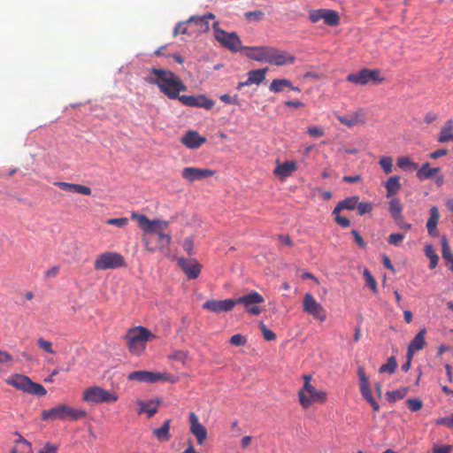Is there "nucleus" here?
I'll return each instance as SVG.
<instances>
[{
	"label": "nucleus",
	"instance_id": "ea45409f",
	"mask_svg": "<svg viewBox=\"0 0 453 453\" xmlns=\"http://www.w3.org/2000/svg\"><path fill=\"white\" fill-rule=\"evenodd\" d=\"M396 165L401 169L410 168L411 170H418V164L413 162L409 157H398Z\"/></svg>",
	"mask_w": 453,
	"mask_h": 453
},
{
	"label": "nucleus",
	"instance_id": "9d476101",
	"mask_svg": "<svg viewBox=\"0 0 453 453\" xmlns=\"http://www.w3.org/2000/svg\"><path fill=\"white\" fill-rule=\"evenodd\" d=\"M126 262L119 253L107 251L97 256L94 262V268L97 271L115 269L125 266Z\"/></svg>",
	"mask_w": 453,
	"mask_h": 453
},
{
	"label": "nucleus",
	"instance_id": "864d4df0",
	"mask_svg": "<svg viewBox=\"0 0 453 453\" xmlns=\"http://www.w3.org/2000/svg\"><path fill=\"white\" fill-rule=\"evenodd\" d=\"M307 133L309 135L315 138L322 137L325 134L324 129L317 126L309 127L307 128Z\"/></svg>",
	"mask_w": 453,
	"mask_h": 453
},
{
	"label": "nucleus",
	"instance_id": "6e6552de",
	"mask_svg": "<svg viewBox=\"0 0 453 453\" xmlns=\"http://www.w3.org/2000/svg\"><path fill=\"white\" fill-rule=\"evenodd\" d=\"M213 31L215 39L221 46L230 51L237 52L242 50V41L234 32L228 33L219 27V22H214Z\"/></svg>",
	"mask_w": 453,
	"mask_h": 453
},
{
	"label": "nucleus",
	"instance_id": "a211bd4d",
	"mask_svg": "<svg viewBox=\"0 0 453 453\" xmlns=\"http://www.w3.org/2000/svg\"><path fill=\"white\" fill-rule=\"evenodd\" d=\"M190 432L197 440V443L203 445L207 439V429L203 425L199 423L197 416L191 412L189 414Z\"/></svg>",
	"mask_w": 453,
	"mask_h": 453
},
{
	"label": "nucleus",
	"instance_id": "c9c22d12",
	"mask_svg": "<svg viewBox=\"0 0 453 453\" xmlns=\"http://www.w3.org/2000/svg\"><path fill=\"white\" fill-rule=\"evenodd\" d=\"M400 178L398 176L390 177L386 182L387 188V196L390 197L396 194V192L400 189Z\"/></svg>",
	"mask_w": 453,
	"mask_h": 453
},
{
	"label": "nucleus",
	"instance_id": "338daca9",
	"mask_svg": "<svg viewBox=\"0 0 453 453\" xmlns=\"http://www.w3.org/2000/svg\"><path fill=\"white\" fill-rule=\"evenodd\" d=\"M182 247H183L184 250L188 255H191L193 252V249H194V242H193L192 238H190V237L186 238L183 242Z\"/></svg>",
	"mask_w": 453,
	"mask_h": 453
},
{
	"label": "nucleus",
	"instance_id": "ddd939ff",
	"mask_svg": "<svg viewBox=\"0 0 453 453\" xmlns=\"http://www.w3.org/2000/svg\"><path fill=\"white\" fill-rule=\"evenodd\" d=\"M303 310L319 321H325L326 319L324 307L321 303L317 302L311 293H306L303 296Z\"/></svg>",
	"mask_w": 453,
	"mask_h": 453
},
{
	"label": "nucleus",
	"instance_id": "dca6fc26",
	"mask_svg": "<svg viewBox=\"0 0 453 453\" xmlns=\"http://www.w3.org/2000/svg\"><path fill=\"white\" fill-rule=\"evenodd\" d=\"M296 58L285 50H280L272 47L267 63L275 65H287L294 64Z\"/></svg>",
	"mask_w": 453,
	"mask_h": 453
},
{
	"label": "nucleus",
	"instance_id": "58836bf2",
	"mask_svg": "<svg viewBox=\"0 0 453 453\" xmlns=\"http://www.w3.org/2000/svg\"><path fill=\"white\" fill-rule=\"evenodd\" d=\"M188 26H190L188 19L186 21L179 22L173 29V36H176L180 34L191 36L196 32L194 28H188Z\"/></svg>",
	"mask_w": 453,
	"mask_h": 453
},
{
	"label": "nucleus",
	"instance_id": "7c9ffc66",
	"mask_svg": "<svg viewBox=\"0 0 453 453\" xmlns=\"http://www.w3.org/2000/svg\"><path fill=\"white\" fill-rule=\"evenodd\" d=\"M214 172H182V177L188 183L203 180L213 174Z\"/></svg>",
	"mask_w": 453,
	"mask_h": 453
},
{
	"label": "nucleus",
	"instance_id": "4d7b16f0",
	"mask_svg": "<svg viewBox=\"0 0 453 453\" xmlns=\"http://www.w3.org/2000/svg\"><path fill=\"white\" fill-rule=\"evenodd\" d=\"M435 423H436V425L445 426H447L449 428L453 429V414L449 415V416H447V417H444V418H438L435 421Z\"/></svg>",
	"mask_w": 453,
	"mask_h": 453
},
{
	"label": "nucleus",
	"instance_id": "e433bc0d",
	"mask_svg": "<svg viewBox=\"0 0 453 453\" xmlns=\"http://www.w3.org/2000/svg\"><path fill=\"white\" fill-rule=\"evenodd\" d=\"M37 347L40 350L55 356L57 354V351L53 348V342L50 340H47L43 337H39L36 341Z\"/></svg>",
	"mask_w": 453,
	"mask_h": 453
},
{
	"label": "nucleus",
	"instance_id": "e2e57ef3",
	"mask_svg": "<svg viewBox=\"0 0 453 453\" xmlns=\"http://www.w3.org/2000/svg\"><path fill=\"white\" fill-rule=\"evenodd\" d=\"M277 239L280 242V243L282 245H285L288 247H292L294 245V242L291 240L289 234H280L277 235Z\"/></svg>",
	"mask_w": 453,
	"mask_h": 453
},
{
	"label": "nucleus",
	"instance_id": "cd10ccee",
	"mask_svg": "<svg viewBox=\"0 0 453 453\" xmlns=\"http://www.w3.org/2000/svg\"><path fill=\"white\" fill-rule=\"evenodd\" d=\"M190 27H195L194 30L196 33H205L209 30V22L206 21V18L192 16L188 19Z\"/></svg>",
	"mask_w": 453,
	"mask_h": 453
},
{
	"label": "nucleus",
	"instance_id": "6ab92c4d",
	"mask_svg": "<svg viewBox=\"0 0 453 453\" xmlns=\"http://www.w3.org/2000/svg\"><path fill=\"white\" fill-rule=\"evenodd\" d=\"M337 119L340 123L347 126L348 127H352L354 126L365 124L366 118L364 110L359 109L349 116L338 115Z\"/></svg>",
	"mask_w": 453,
	"mask_h": 453
},
{
	"label": "nucleus",
	"instance_id": "412c9836",
	"mask_svg": "<svg viewBox=\"0 0 453 453\" xmlns=\"http://www.w3.org/2000/svg\"><path fill=\"white\" fill-rule=\"evenodd\" d=\"M157 247L150 246V242L149 238H147L145 235L143 236L142 240L145 242L146 249L150 252H153L156 249H158L160 250H164L165 249H167L171 243V235L167 231H160L157 234Z\"/></svg>",
	"mask_w": 453,
	"mask_h": 453
},
{
	"label": "nucleus",
	"instance_id": "13d9d810",
	"mask_svg": "<svg viewBox=\"0 0 453 453\" xmlns=\"http://www.w3.org/2000/svg\"><path fill=\"white\" fill-rule=\"evenodd\" d=\"M379 164L383 170H392L393 158L391 157H382Z\"/></svg>",
	"mask_w": 453,
	"mask_h": 453
},
{
	"label": "nucleus",
	"instance_id": "f257e3e1",
	"mask_svg": "<svg viewBox=\"0 0 453 453\" xmlns=\"http://www.w3.org/2000/svg\"><path fill=\"white\" fill-rule=\"evenodd\" d=\"M149 84L157 85L160 92L170 99H177L180 92L187 90L186 85L174 73L162 68L153 67L145 77Z\"/></svg>",
	"mask_w": 453,
	"mask_h": 453
},
{
	"label": "nucleus",
	"instance_id": "69168bd1",
	"mask_svg": "<svg viewBox=\"0 0 453 453\" xmlns=\"http://www.w3.org/2000/svg\"><path fill=\"white\" fill-rule=\"evenodd\" d=\"M219 99L222 102H224L225 104H236V105L239 104V101H238V96H230L227 94H224V95L219 96Z\"/></svg>",
	"mask_w": 453,
	"mask_h": 453
},
{
	"label": "nucleus",
	"instance_id": "a19ab883",
	"mask_svg": "<svg viewBox=\"0 0 453 453\" xmlns=\"http://www.w3.org/2000/svg\"><path fill=\"white\" fill-rule=\"evenodd\" d=\"M417 176L419 180L434 179L438 186L443 181L442 177L437 175V172H417Z\"/></svg>",
	"mask_w": 453,
	"mask_h": 453
},
{
	"label": "nucleus",
	"instance_id": "c756f323",
	"mask_svg": "<svg viewBox=\"0 0 453 453\" xmlns=\"http://www.w3.org/2000/svg\"><path fill=\"white\" fill-rule=\"evenodd\" d=\"M137 405L139 406L138 413H147L148 418H151L157 411V403H155L154 401H137Z\"/></svg>",
	"mask_w": 453,
	"mask_h": 453
},
{
	"label": "nucleus",
	"instance_id": "f8f14e48",
	"mask_svg": "<svg viewBox=\"0 0 453 453\" xmlns=\"http://www.w3.org/2000/svg\"><path fill=\"white\" fill-rule=\"evenodd\" d=\"M234 302L235 305L242 303L248 313L257 316L262 312V309L259 304L265 302V298L259 293L252 291L245 296L234 299Z\"/></svg>",
	"mask_w": 453,
	"mask_h": 453
},
{
	"label": "nucleus",
	"instance_id": "4be33fe9",
	"mask_svg": "<svg viewBox=\"0 0 453 453\" xmlns=\"http://www.w3.org/2000/svg\"><path fill=\"white\" fill-rule=\"evenodd\" d=\"M426 330L425 327L421 328L419 332L415 335L413 340L410 342L408 346V356H413L415 352L422 349L426 345Z\"/></svg>",
	"mask_w": 453,
	"mask_h": 453
},
{
	"label": "nucleus",
	"instance_id": "774afa93",
	"mask_svg": "<svg viewBox=\"0 0 453 453\" xmlns=\"http://www.w3.org/2000/svg\"><path fill=\"white\" fill-rule=\"evenodd\" d=\"M453 447L451 445L434 446L433 453H451Z\"/></svg>",
	"mask_w": 453,
	"mask_h": 453
},
{
	"label": "nucleus",
	"instance_id": "1a4fd4ad",
	"mask_svg": "<svg viewBox=\"0 0 453 453\" xmlns=\"http://www.w3.org/2000/svg\"><path fill=\"white\" fill-rule=\"evenodd\" d=\"M131 217L136 219L139 227L144 232L145 235H156L160 231H167L169 227L168 221L158 219L150 220L143 214L133 213Z\"/></svg>",
	"mask_w": 453,
	"mask_h": 453
},
{
	"label": "nucleus",
	"instance_id": "79ce46f5",
	"mask_svg": "<svg viewBox=\"0 0 453 453\" xmlns=\"http://www.w3.org/2000/svg\"><path fill=\"white\" fill-rule=\"evenodd\" d=\"M397 367V362L394 357H390L388 358V361L386 364L382 365L379 372H388L389 374H392L395 372V369Z\"/></svg>",
	"mask_w": 453,
	"mask_h": 453
},
{
	"label": "nucleus",
	"instance_id": "39448f33",
	"mask_svg": "<svg viewBox=\"0 0 453 453\" xmlns=\"http://www.w3.org/2000/svg\"><path fill=\"white\" fill-rule=\"evenodd\" d=\"M5 382L16 388L19 390L24 391L26 393L43 396L46 395L47 391L43 388L42 385L34 382L26 375L22 374H13L8 379L5 380Z\"/></svg>",
	"mask_w": 453,
	"mask_h": 453
},
{
	"label": "nucleus",
	"instance_id": "de8ad7c7",
	"mask_svg": "<svg viewBox=\"0 0 453 453\" xmlns=\"http://www.w3.org/2000/svg\"><path fill=\"white\" fill-rule=\"evenodd\" d=\"M244 16L250 21V20L260 21L264 19L265 13L262 11L257 10V11H253V12H247L244 13Z\"/></svg>",
	"mask_w": 453,
	"mask_h": 453
},
{
	"label": "nucleus",
	"instance_id": "4c0bfd02",
	"mask_svg": "<svg viewBox=\"0 0 453 453\" xmlns=\"http://www.w3.org/2000/svg\"><path fill=\"white\" fill-rule=\"evenodd\" d=\"M291 87V81L288 79H274L269 87L270 91L279 93L286 88Z\"/></svg>",
	"mask_w": 453,
	"mask_h": 453
},
{
	"label": "nucleus",
	"instance_id": "423d86ee",
	"mask_svg": "<svg viewBox=\"0 0 453 453\" xmlns=\"http://www.w3.org/2000/svg\"><path fill=\"white\" fill-rule=\"evenodd\" d=\"M119 395L111 390H106L99 386L87 388L82 393V400L88 403L101 404L118 401Z\"/></svg>",
	"mask_w": 453,
	"mask_h": 453
},
{
	"label": "nucleus",
	"instance_id": "603ef678",
	"mask_svg": "<svg viewBox=\"0 0 453 453\" xmlns=\"http://www.w3.org/2000/svg\"><path fill=\"white\" fill-rule=\"evenodd\" d=\"M170 358L180 362L182 365H186L188 358V352L182 350H177L170 356Z\"/></svg>",
	"mask_w": 453,
	"mask_h": 453
},
{
	"label": "nucleus",
	"instance_id": "6e6d98bb",
	"mask_svg": "<svg viewBox=\"0 0 453 453\" xmlns=\"http://www.w3.org/2000/svg\"><path fill=\"white\" fill-rule=\"evenodd\" d=\"M357 212L359 215H364L365 213L372 211V205L370 203H364V202L358 203L357 202Z\"/></svg>",
	"mask_w": 453,
	"mask_h": 453
},
{
	"label": "nucleus",
	"instance_id": "37998d69",
	"mask_svg": "<svg viewBox=\"0 0 453 453\" xmlns=\"http://www.w3.org/2000/svg\"><path fill=\"white\" fill-rule=\"evenodd\" d=\"M196 104H195V106L200 107V108H204L206 110H211L214 105V101H212L211 99H209L208 97H206L203 95L196 96Z\"/></svg>",
	"mask_w": 453,
	"mask_h": 453
},
{
	"label": "nucleus",
	"instance_id": "680f3d73",
	"mask_svg": "<svg viewBox=\"0 0 453 453\" xmlns=\"http://www.w3.org/2000/svg\"><path fill=\"white\" fill-rule=\"evenodd\" d=\"M404 239V235L402 234H391L388 236V242L392 245L398 246Z\"/></svg>",
	"mask_w": 453,
	"mask_h": 453
},
{
	"label": "nucleus",
	"instance_id": "c85d7f7f",
	"mask_svg": "<svg viewBox=\"0 0 453 453\" xmlns=\"http://www.w3.org/2000/svg\"><path fill=\"white\" fill-rule=\"evenodd\" d=\"M170 424L171 419H166L162 426L153 430L152 433L158 441H168L170 440Z\"/></svg>",
	"mask_w": 453,
	"mask_h": 453
},
{
	"label": "nucleus",
	"instance_id": "3c124183",
	"mask_svg": "<svg viewBox=\"0 0 453 453\" xmlns=\"http://www.w3.org/2000/svg\"><path fill=\"white\" fill-rule=\"evenodd\" d=\"M246 338L240 334H234L229 340V343L231 345L238 347L244 346L246 344Z\"/></svg>",
	"mask_w": 453,
	"mask_h": 453
},
{
	"label": "nucleus",
	"instance_id": "2eb2a0df",
	"mask_svg": "<svg viewBox=\"0 0 453 453\" xmlns=\"http://www.w3.org/2000/svg\"><path fill=\"white\" fill-rule=\"evenodd\" d=\"M235 306L234 299L229 298L225 300L210 299L203 304L204 310L215 313L227 312L234 309Z\"/></svg>",
	"mask_w": 453,
	"mask_h": 453
},
{
	"label": "nucleus",
	"instance_id": "0e129e2a",
	"mask_svg": "<svg viewBox=\"0 0 453 453\" xmlns=\"http://www.w3.org/2000/svg\"><path fill=\"white\" fill-rule=\"evenodd\" d=\"M58 446L52 443H46L38 453H58Z\"/></svg>",
	"mask_w": 453,
	"mask_h": 453
},
{
	"label": "nucleus",
	"instance_id": "8fccbe9b",
	"mask_svg": "<svg viewBox=\"0 0 453 453\" xmlns=\"http://www.w3.org/2000/svg\"><path fill=\"white\" fill-rule=\"evenodd\" d=\"M260 329H261L263 337L265 338V341L269 342V341H273L276 339V334L272 330L267 328L266 326L263 322L260 323Z\"/></svg>",
	"mask_w": 453,
	"mask_h": 453
},
{
	"label": "nucleus",
	"instance_id": "f03ea898",
	"mask_svg": "<svg viewBox=\"0 0 453 453\" xmlns=\"http://www.w3.org/2000/svg\"><path fill=\"white\" fill-rule=\"evenodd\" d=\"M155 338L156 335L142 326L128 328L122 336L127 351L134 357H142L147 349L148 342Z\"/></svg>",
	"mask_w": 453,
	"mask_h": 453
},
{
	"label": "nucleus",
	"instance_id": "f704fd0d",
	"mask_svg": "<svg viewBox=\"0 0 453 453\" xmlns=\"http://www.w3.org/2000/svg\"><path fill=\"white\" fill-rule=\"evenodd\" d=\"M267 71V67L251 70L248 73V77L250 78V80H251L252 84L258 85L265 81Z\"/></svg>",
	"mask_w": 453,
	"mask_h": 453
},
{
	"label": "nucleus",
	"instance_id": "052dcab7",
	"mask_svg": "<svg viewBox=\"0 0 453 453\" xmlns=\"http://www.w3.org/2000/svg\"><path fill=\"white\" fill-rule=\"evenodd\" d=\"M196 96H178L177 99L180 100L184 105L195 106Z\"/></svg>",
	"mask_w": 453,
	"mask_h": 453
},
{
	"label": "nucleus",
	"instance_id": "5701e85b",
	"mask_svg": "<svg viewBox=\"0 0 453 453\" xmlns=\"http://www.w3.org/2000/svg\"><path fill=\"white\" fill-rule=\"evenodd\" d=\"M205 142V138L202 137L197 132L188 131L181 137V142L189 149H197Z\"/></svg>",
	"mask_w": 453,
	"mask_h": 453
},
{
	"label": "nucleus",
	"instance_id": "20e7f679",
	"mask_svg": "<svg viewBox=\"0 0 453 453\" xmlns=\"http://www.w3.org/2000/svg\"><path fill=\"white\" fill-rule=\"evenodd\" d=\"M88 415L85 410H74L69 405L65 403H60L56 405L55 407L50 410H44L42 412V420H65L69 419L71 421L78 420L80 418H86Z\"/></svg>",
	"mask_w": 453,
	"mask_h": 453
},
{
	"label": "nucleus",
	"instance_id": "0eeeda50",
	"mask_svg": "<svg viewBox=\"0 0 453 453\" xmlns=\"http://www.w3.org/2000/svg\"><path fill=\"white\" fill-rule=\"evenodd\" d=\"M129 380H137L146 383H156L157 381H168L176 383L179 378L168 372H150L146 370L132 372L128 374Z\"/></svg>",
	"mask_w": 453,
	"mask_h": 453
},
{
	"label": "nucleus",
	"instance_id": "a878e982",
	"mask_svg": "<svg viewBox=\"0 0 453 453\" xmlns=\"http://www.w3.org/2000/svg\"><path fill=\"white\" fill-rule=\"evenodd\" d=\"M440 218L439 210L436 206H433L430 209V217L426 223V228L428 234L432 236H436L438 232L436 231V226L438 224V220Z\"/></svg>",
	"mask_w": 453,
	"mask_h": 453
},
{
	"label": "nucleus",
	"instance_id": "9b49d317",
	"mask_svg": "<svg viewBox=\"0 0 453 453\" xmlns=\"http://www.w3.org/2000/svg\"><path fill=\"white\" fill-rule=\"evenodd\" d=\"M308 19L311 23H318L322 19L326 25L330 27L338 26L341 20L338 12L323 8L309 11Z\"/></svg>",
	"mask_w": 453,
	"mask_h": 453
},
{
	"label": "nucleus",
	"instance_id": "49530a36",
	"mask_svg": "<svg viewBox=\"0 0 453 453\" xmlns=\"http://www.w3.org/2000/svg\"><path fill=\"white\" fill-rule=\"evenodd\" d=\"M426 255L430 259V268H432V269L434 268L438 264L439 257L434 252V250L431 245H427L426 247Z\"/></svg>",
	"mask_w": 453,
	"mask_h": 453
},
{
	"label": "nucleus",
	"instance_id": "5fc2aeb1",
	"mask_svg": "<svg viewBox=\"0 0 453 453\" xmlns=\"http://www.w3.org/2000/svg\"><path fill=\"white\" fill-rule=\"evenodd\" d=\"M12 361L13 357L11 354L0 349V365L10 366L12 365Z\"/></svg>",
	"mask_w": 453,
	"mask_h": 453
},
{
	"label": "nucleus",
	"instance_id": "4468645a",
	"mask_svg": "<svg viewBox=\"0 0 453 453\" xmlns=\"http://www.w3.org/2000/svg\"><path fill=\"white\" fill-rule=\"evenodd\" d=\"M380 72L378 70H370L364 68L356 73H349L346 77V81L356 85L364 86L370 81H382V78H379Z\"/></svg>",
	"mask_w": 453,
	"mask_h": 453
},
{
	"label": "nucleus",
	"instance_id": "473e14b6",
	"mask_svg": "<svg viewBox=\"0 0 453 453\" xmlns=\"http://www.w3.org/2000/svg\"><path fill=\"white\" fill-rule=\"evenodd\" d=\"M441 256L447 261L451 271H453V253L450 250L448 239L445 235L441 237Z\"/></svg>",
	"mask_w": 453,
	"mask_h": 453
},
{
	"label": "nucleus",
	"instance_id": "393cba45",
	"mask_svg": "<svg viewBox=\"0 0 453 453\" xmlns=\"http://www.w3.org/2000/svg\"><path fill=\"white\" fill-rule=\"evenodd\" d=\"M357 375L359 378V388L362 396L366 399L370 396H372V390L370 388L369 385V380L365 372V368L363 366H359L357 368Z\"/></svg>",
	"mask_w": 453,
	"mask_h": 453
},
{
	"label": "nucleus",
	"instance_id": "aec40b11",
	"mask_svg": "<svg viewBox=\"0 0 453 453\" xmlns=\"http://www.w3.org/2000/svg\"><path fill=\"white\" fill-rule=\"evenodd\" d=\"M249 50L246 56L258 62H267L272 47L269 46H254L245 48Z\"/></svg>",
	"mask_w": 453,
	"mask_h": 453
},
{
	"label": "nucleus",
	"instance_id": "09e8293b",
	"mask_svg": "<svg viewBox=\"0 0 453 453\" xmlns=\"http://www.w3.org/2000/svg\"><path fill=\"white\" fill-rule=\"evenodd\" d=\"M406 403L411 411H418L423 407L422 401L418 398H409Z\"/></svg>",
	"mask_w": 453,
	"mask_h": 453
},
{
	"label": "nucleus",
	"instance_id": "a18cd8bd",
	"mask_svg": "<svg viewBox=\"0 0 453 453\" xmlns=\"http://www.w3.org/2000/svg\"><path fill=\"white\" fill-rule=\"evenodd\" d=\"M363 275L367 286L372 289L373 293H376L378 291L377 282L374 277L370 273V271L368 269H365L363 272Z\"/></svg>",
	"mask_w": 453,
	"mask_h": 453
},
{
	"label": "nucleus",
	"instance_id": "c03bdc74",
	"mask_svg": "<svg viewBox=\"0 0 453 453\" xmlns=\"http://www.w3.org/2000/svg\"><path fill=\"white\" fill-rule=\"evenodd\" d=\"M408 394V388H403L397 390L388 391V397L391 402H395L397 400L403 399Z\"/></svg>",
	"mask_w": 453,
	"mask_h": 453
},
{
	"label": "nucleus",
	"instance_id": "bf43d9fd",
	"mask_svg": "<svg viewBox=\"0 0 453 453\" xmlns=\"http://www.w3.org/2000/svg\"><path fill=\"white\" fill-rule=\"evenodd\" d=\"M128 223L127 218L110 219L106 221V224L117 226L119 227H124Z\"/></svg>",
	"mask_w": 453,
	"mask_h": 453
},
{
	"label": "nucleus",
	"instance_id": "b1692460",
	"mask_svg": "<svg viewBox=\"0 0 453 453\" xmlns=\"http://www.w3.org/2000/svg\"><path fill=\"white\" fill-rule=\"evenodd\" d=\"M55 184L65 191L81 194L85 196L91 195V189L88 186L68 182H56Z\"/></svg>",
	"mask_w": 453,
	"mask_h": 453
},
{
	"label": "nucleus",
	"instance_id": "bb28decb",
	"mask_svg": "<svg viewBox=\"0 0 453 453\" xmlns=\"http://www.w3.org/2000/svg\"><path fill=\"white\" fill-rule=\"evenodd\" d=\"M453 141V119H448L442 126L438 137V142L444 143Z\"/></svg>",
	"mask_w": 453,
	"mask_h": 453
},
{
	"label": "nucleus",
	"instance_id": "7ed1b4c3",
	"mask_svg": "<svg viewBox=\"0 0 453 453\" xmlns=\"http://www.w3.org/2000/svg\"><path fill=\"white\" fill-rule=\"evenodd\" d=\"M303 384L297 392L298 402L304 410L311 408L313 404H324L328 399L326 390L319 389L311 383L312 375L303 374L302 376Z\"/></svg>",
	"mask_w": 453,
	"mask_h": 453
},
{
	"label": "nucleus",
	"instance_id": "72a5a7b5",
	"mask_svg": "<svg viewBox=\"0 0 453 453\" xmlns=\"http://www.w3.org/2000/svg\"><path fill=\"white\" fill-rule=\"evenodd\" d=\"M388 211L395 221H403V207L398 199H392L388 203Z\"/></svg>",
	"mask_w": 453,
	"mask_h": 453
},
{
	"label": "nucleus",
	"instance_id": "f3484780",
	"mask_svg": "<svg viewBox=\"0 0 453 453\" xmlns=\"http://www.w3.org/2000/svg\"><path fill=\"white\" fill-rule=\"evenodd\" d=\"M178 265L190 280L196 279L201 273L202 265L196 259L180 257L178 259Z\"/></svg>",
	"mask_w": 453,
	"mask_h": 453
},
{
	"label": "nucleus",
	"instance_id": "2f4dec72",
	"mask_svg": "<svg viewBox=\"0 0 453 453\" xmlns=\"http://www.w3.org/2000/svg\"><path fill=\"white\" fill-rule=\"evenodd\" d=\"M357 202H358L357 196H352V197L346 198L343 201L340 202L336 205V207L333 211V213L338 214L340 212V211L344 210V209L354 210L357 208Z\"/></svg>",
	"mask_w": 453,
	"mask_h": 453
}]
</instances>
